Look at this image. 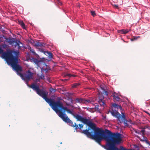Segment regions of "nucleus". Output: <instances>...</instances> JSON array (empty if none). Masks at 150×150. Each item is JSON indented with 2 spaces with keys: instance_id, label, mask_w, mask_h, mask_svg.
Here are the masks:
<instances>
[{
  "instance_id": "9d476101",
  "label": "nucleus",
  "mask_w": 150,
  "mask_h": 150,
  "mask_svg": "<svg viewBox=\"0 0 150 150\" xmlns=\"http://www.w3.org/2000/svg\"><path fill=\"white\" fill-rule=\"evenodd\" d=\"M40 51L42 52H43L45 54L48 56L51 59L52 58L53 54L51 52L48 51H45L43 49H41L40 50Z\"/></svg>"
},
{
  "instance_id": "6e6552de",
  "label": "nucleus",
  "mask_w": 150,
  "mask_h": 150,
  "mask_svg": "<svg viewBox=\"0 0 150 150\" xmlns=\"http://www.w3.org/2000/svg\"><path fill=\"white\" fill-rule=\"evenodd\" d=\"M131 130L132 133L134 132L135 134L136 133L138 134H142V135L145 132L144 129H142L141 131H139V130L134 129L133 128H131Z\"/></svg>"
},
{
  "instance_id": "5701e85b",
  "label": "nucleus",
  "mask_w": 150,
  "mask_h": 150,
  "mask_svg": "<svg viewBox=\"0 0 150 150\" xmlns=\"http://www.w3.org/2000/svg\"><path fill=\"white\" fill-rule=\"evenodd\" d=\"M91 14L93 16H94L96 15V13L95 11H91Z\"/></svg>"
},
{
  "instance_id": "c85d7f7f",
  "label": "nucleus",
  "mask_w": 150,
  "mask_h": 150,
  "mask_svg": "<svg viewBox=\"0 0 150 150\" xmlns=\"http://www.w3.org/2000/svg\"><path fill=\"white\" fill-rule=\"evenodd\" d=\"M105 94L106 95V96H108V92L107 91H105Z\"/></svg>"
},
{
  "instance_id": "6ab92c4d",
  "label": "nucleus",
  "mask_w": 150,
  "mask_h": 150,
  "mask_svg": "<svg viewBox=\"0 0 150 150\" xmlns=\"http://www.w3.org/2000/svg\"><path fill=\"white\" fill-rule=\"evenodd\" d=\"M70 100L71 101V103H67V105L68 106L70 105H72L73 104V100L71 98L70 99Z\"/></svg>"
},
{
  "instance_id": "412c9836",
  "label": "nucleus",
  "mask_w": 150,
  "mask_h": 150,
  "mask_svg": "<svg viewBox=\"0 0 150 150\" xmlns=\"http://www.w3.org/2000/svg\"><path fill=\"white\" fill-rule=\"evenodd\" d=\"M31 52L34 55H35L36 54V53L35 51L33 49H31L30 50Z\"/></svg>"
},
{
  "instance_id": "423d86ee",
  "label": "nucleus",
  "mask_w": 150,
  "mask_h": 150,
  "mask_svg": "<svg viewBox=\"0 0 150 150\" xmlns=\"http://www.w3.org/2000/svg\"><path fill=\"white\" fill-rule=\"evenodd\" d=\"M33 61L38 67L41 69L42 71H44L47 72L48 71V69L46 68H45V67H47V65L45 64L43 61L38 60L36 59H33Z\"/></svg>"
},
{
  "instance_id": "1a4fd4ad",
  "label": "nucleus",
  "mask_w": 150,
  "mask_h": 150,
  "mask_svg": "<svg viewBox=\"0 0 150 150\" xmlns=\"http://www.w3.org/2000/svg\"><path fill=\"white\" fill-rule=\"evenodd\" d=\"M104 96H99V100L98 101V103L101 106H103V107L105 105L104 100H103Z\"/></svg>"
},
{
  "instance_id": "f8f14e48",
  "label": "nucleus",
  "mask_w": 150,
  "mask_h": 150,
  "mask_svg": "<svg viewBox=\"0 0 150 150\" xmlns=\"http://www.w3.org/2000/svg\"><path fill=\"white\" fill-rule=\"evenodd\" d=\"M44 44L42 42H38L35 44V46L36 48H40V47L43 46Z\"/></svg>"
},
{
  "instance_id": "4be33fe9",
  "label": "nucleus",
  "mask_w": 150,
  "mask_h": 150,
  "mask_svg": "<svg viewBox=\"0 0 150 150\" xmlns=\"http://www.w3.org/2000/svg\"><path fill=\"white\" fill-rule=\"evenodd\" d=\"M84 108H85V109H87V110H88L89 111H91L93 109V108H88L87 107Z\"/></svg>"
},
{
  "instance_id": "0eeeda50",
  "label": "nucleus",
  "mask_w": 150,
  "mask_h": 150,
  "mask_svg": "<svg viewBox=\"0 0 150 150\" xmlns=\"http://www.w3.org/2000/svg\"><path fill=\"white\" fill-rule=\"evenodd\" d=\"M8 42H9L10 44L14 45L15 47H17L19 50L21 49L22 47H24L23 44L20 40L11 39Z\"/></svg>"
},
{
  "instance_id": "2f4dec72",
  "label": "nucleus",
  "mask_w": 150,
  "mask_h": 150,
  "mask_svg": "<svg viewBox=\"0 0 150 150\" xmlns=\"http://www.w3.org/2000/svg\"><path fill=\"white\" fill-rule=\"evenodd\" d=\"M85 101L87 102H88V103H89L91 102L90 100H86Z\"/></svg>"
},
{
  "instance_id": "7ed1b4c3",
  "label": "nucleus",
  "mask_w": 150,
  "mask_h": 150,
  "mask_svg": "<svg viewBox=\"0 0 150 150\" xmlns=\"http://www.w3.org/2000/svg\"><path fill=\"white\" fill-rule=\"evenodd\" d=\"M112 106L115 108V110H112L110 112L112 115L113 116L117 118L118 120L120 122H125L126 121L125 116L124 112H122L121 113L122 115L119 113L117 110H116V108L117 109H120L121 111L122 110V108L121 106L119 105L114 103L112 105Z\"/></svg>"
},
{
  "instance_id": "9b49d317",
  "label": "nucleus",
  "mask_w": 150,
  "mask_h": 150,
  "mask_svg": "<svg viewBox=\"0 0 150 150\" xmlns=\"http://www.w3.org/2000/svg\"><path fill=\"white\" fill-rule=\"evenodd\" d=\"M112 96L113 97V99L114 100L117 101H119L120 99V97L115 92H114L112 93Z\"/></svg>"
},
{
  "instance_id": "f03ea898",
  "label": "nucleus",
  "mask_w": 150,
  "mask_h": 150,
  "mask_svg": "<svg viewBox=\"0 0 150 150\" xmlns=\"http://www.w3.org/2000/svg\"><path fill=\"white\" fill-rule=\"evenodd\" d=\"M30 87L49 104L59 117L61 113L66 115L65 113V111H67L69 113L73 114V111L68 109L66 107L63 106L62 103L60 101H54L52 99L47 98L48 92L45 90L40 89L39 85L33 83L30 85Z\"/></svg>"
},
{
  "instance_id": "a211bd4d",
  "label": "nucleus",
  "mask_w": 150,
  "mask_h": 150,
  "mask_svg": "<svg viewBox=\"0 0 150 150\" xmlns=\"http://www.w3.org/2000/svg\"><path fill=\"white\" fill-rule=\"evenodd\" d=\"M65 76H68V77H75L76 76V75H74V74H67L65 75Z\"/></svg>"
},
{
  "instance_id": "2eb2a0df",
  "label": "nucleus",
  "mask_w": 150,
  "mask_h": 150,
  "mask_svg": "<svg viewBox=\"0 0 150 150\" xmlns=\"http://www.w3.org/2000/svg\"><path fill=\"white\" fill-rule=\"evenodd\" d=\"M120 33L122 34H126L128 33L129 30L127 29L125 30L123 29L120 30Z\"/></svg>"
},
{
  "instance_id": "f3484780",
  "label": "nucleus",
  "mask_w": 150,
  "mask_h": 150,
  "mask_svg": "<svg viewBox=\"0 0 150 150\" xmlns=\"http://www.w3.org/2000/svg\"><path fill=\"white\" fill-rule=\"evenodd\" d=\"M19 24L21 25L22 27L24 29H25V25L23 21H19Z\"/></svg>"
},
{
  "instance_id": "f257e3e1",
  "label": "nucleus",
  "mask_w": 150,
  "mask_h": 150,
  "mask_svg": "<svg viewBox=\"0 0 150 150\" xmlns=\"http://www.w3.org/2000/svg\"><path fill=\"white\" fill-rule=\"evenodd\" d=\"M18 53L19 52L17 51L12 50H8L6 52H4L3 49L0 47V54H2L3 57L5 59L7 63L12 67L28 84V82L33 79V73L30 70H28L24 74L19 73L22 71V68L18 64Z\"/></svg>"
},
{
  "instance_id": "c756f323",
  "label": "nucleus",
  "mask_w": 150,
  "mask_h": 150,
  "mask_svg": "<svg viewBox=\"0 0 150 150\" xmlns=\"http://www.w3.org/2000/svg\"><path fill=\"white\" fill-rule=\"evenodd\" d=\"M144 112H146V113L148 115H149V116H150V114L147 111H144Z\"/></svg>"
},
{
  "instance_id": "dca6fc26",
  "label": "nucleus",
  "mask_w": 150,
  "mask_h": 150,
  "mask_svg": "<svg viewBox=\"0 0 150 150\" xmlns=\"http://www.w3.org/2000/svg\"><path fill=\"white\" fill-rule=\"evenodd\" d=\"M99 105L97 104L95 106L94 108V110L96 111L99 113H100V110L99 108Z\"/></svg>"
},
{
  "instance_id": "7c9ffc66",
  "label": "nucleus",
  "mask_w": 150,
  "mask_h": 150,
  "mask_svg": "<svg viewBox=\"0 0 150 150\" xmlns=\"http://www.w3.org/2000/svg\"><path fill=\"white\" fill-rule=\"evenodd\" d=\"M102 116L103 117V119H104L106 117L105 116H103L102 115Z\"/></svg>"
},
{
  "instance_id": "aec40b11",
  "label": "nucleus",
  "mask_w": 150,
  "mask_h": 150,
  "mask_svg": "<svg viewBox=\"0 0 150 150\" xmlns=\"http://www.w3.org/2000/svg\"><path fill=\"white\" fill-rule=\"evenodd\" d=\"M50 91L51 92L54 93L56 91V90L55 89H54L52 88H51L50 89Z\"/></svg>"
},
{
  "instance_id": "20e7f679",
  "label": "nucleus",
  "mask_w": 150,
  "mask_h": 150,
  "mask_svg": "<svg viewBox=\"0 0 150 150\" xmlns=\"http://www.w3.org/2000/svg\"><path fill=\"white\" fill-rule=\"evenodd\" d=\"M60 117L63 120V121L67 123H68L69 125L70 126L73 127H75V129L76 130H77L78 129L81 130V128L83 127V125L82 124H79V127H78V125L74 123H73V122L70 120L67 115H65L63 113H61L60 114Z\"/></svg>"
},
{
  "instance_id": "473e14b6",
  "label": "nucleus",
  "mask_w": 150,
  "mask_h": 150,
  "mask_svg": "<svg viewBox=\"0 0 150 150\" xmlns=\"http://www.w3.org/2000/svg\"><path fill=\"white\" fill-rule=\"evenodd\" d=\"M115 6L116 8H118V6L117 5H115Z\"/></svg>"
},
{
  "instance_id": "393cba45",
  "label": "nucleus",
  "mask_w": 150,
  "mask_h": 150,
  "mask_svg": "<svg viewBox=\"0 0 150 150\" xmlns=\"http://www.w3.org/2000/svg\"><path fill=\"white\" fill-rule=\"evenodd\" d=\"M138 38V37H135L134 38H132L131 39V41H133L134 40H137Z\"/></svg>"
},
{
  "instance_id": "4468645a",
  "label": "nucleus",
  "mask_w": 150,
  "mask_h": 150,
  "mask_svg": "<svg viewBox=\"0 0 150 150\" xmlns=\"http://www.w3.org/2000/svg\"><path fill=\"white\" fill-rule=\"evenodd\" d=\"M80 85V83H74L71 84V88H76Z\"/></svg>"
},
{
  "instance_id": "cd10ccee",
  "label": "nucleus",
  "mask_w": 150,
  "mask_h": 150,
  "mask_svg": "<svg viewBox=\"0 0 150 150\" xmlns=\"http://www.w3.org/2000/svg\"><path fill=\"white\" fill-rule=\"evenodd\" d=\"M60 0H57V1L58 2V4L60 5L62 4V3L59 1Z\"/></svg>"
},
{
  "instance_id": "bb28decb",
  "label": "nucleus",
  "mask_w": 150,
  "mask_h": 150,
  "mask_svg": "<svg viewBox=\"0 0 150 150\" xmlns=\"http://www.w3.org/2000/svg\"><path fill=\"white\" fill-rule=\"evenodd\" d=\"M35 81L37 82L40 81V78H37L35 80Z\"/></svg>"
},
{
  "instance_id": "39448f33",
  "label": "nucleus",
  "mask_w": 150,
  "mask_h": 150,
  "mask_svg": "<svg viewBox=\"0 0 150 150\" xmlns=\"http://www.w3.org/2000/svg\"><path fill=\"white\" fill-rule=\"evenodd\" d=\"M74 117L77 120L80 121L87 125H89L90 126L92 127V126L93 125L92 121L90 120L87 119L86 117H83L78 114L74 115Z\"/></svg>"
},
{
  "instance_id": "a878e982",
  "label": "nucleus",
  "mask_w": 150,
  "mask_h": 150,
  "mask_svg": "<svg viewBox=\"0 0 150 150\" xmlns=\"http://www.w3.org/2000/svg\"><path fill=\"white\" fill-rule=\"evenodd\" d=\"M40 79H44V76L43 74H41L40 76Z\"/></svg>"
},
{
  "instance_id": "72a5a7b5",
  "label": "nucleus",
  "mask_w": 150,
  "mask_h": 150,
  "mask_svg": "<svg viewBox=\"0 0 150 150\" xmlns=\"http://www.w3.org/2000/svg\"><path fill=\"white\" fill-rule=\"evenodd\" d=\"M101 88H102V90H104V89L103 88H102V87H101Z\"/></svg>"
},
{
  "instance_id": "b1692460",
  "label": "nucleus",
  "mask_w": 150,
  "mask_h": 150,
  "mask_svg": "<svg viewBox=\"0 0 150 150\" xmlns=\"http://www.w3.org/2000/svg\"><path fill=\"white\" fill-rule=\"evenodd\" d=\"M144 141L147 144L150 145V142L146 138L144 140Z\"/></svg>"
},
{
  "instance_id": "ddd939ff",
  "label": "nucleus",
  "mask_w": 150,
  "mask_h": 150,
  "mask_svg": "<svg viewBox=\"0 0 150 150\" xmlns=\"http://www.w3.org/2000/svg\"><path fill=\"white\" fill-rule=\"evenodd\" d=\"M84 99L82 98H76L75 99V101L76 103H82Z\"/></svg>"
}]
</instances>
